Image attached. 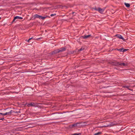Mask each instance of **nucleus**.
<instances>
[{
	"label": "nucleus",
	"instance_id": "nucleus-1",
	"mask_svg": "<svg viewBox=\"0 0 135 135\" xmlns=\"http://www.w3.org/2000/svg\"><path fill=\"white\" fill-rule=\"evenodd\" d=\"M34 17L35 18H38L40 19H41L42 20H44L45 18H46L47 17V16H46L44 17L40 15H39L37 14H35L34 15Z\"/></svg>",
	"mask_w": 135,
	"mask_h": 135
},
{
	"label": "nucleus",
	"instance_id": "nucleus-2",
	"mask_svg": "<svg viewBox=\"0 0 135 135\" xmlns=\"http://www.w3.org/2000/svg\"><path fill=\"white\" fill-rule=\"evenodd\" d=\"M27 105L28 107H36L37 106V104L36 103L31 102L30 103L27 104Z\"/></svg>",
	"mask_w": 135,
	"mask_h": 135
},
{
	"label": "nucleus",
	"instance_id": "nucleus-3",
	"mask_svg": "<svg viewBox=\"0 0 135 135\" xmlns=\"http://www.w3.org/2000/svg\"><path fill=\"white\" fill-rule=\"evenodd\" d=\"M95 10L98 11L101 13H103L104 11V9H103L99 7L98 8H95Z\"/></svg>",
	"mask_w": 135,
	"mask_h": 135
},
{
	"label": "nucleus",
	"instance_id": "nucleus-4",
	"mask_svg": "<svg viewBox=\"0 0 135 135\" xmlns=\"http://www.w3.org/2000/svg\"><path fill=\"white\" fill-rule=\"evenodd\" d=\"M66 49V47H64L63 48H60V49H58L59 53L65 51Z\"/></svg>",
	"mask_w": 135,
	"mask_h": 135
},
{
	"label": "nucleus",
	"instance_id": "nucleus-5",
	"mask_svg": "<svg viewBox=\"0 0 135 135\" xmlns=\"http://www.w3.org/2000/svg\"><path fill=\"white\" fill-rule=\"evenodd\" d=\"M14 112V111L11 110L9 112H7L5 113H4V115H10L12 114V113Z\"/></svg>",
	"mask_w": 135,
	"mask_h": 135
},
{
	"label": "nucleus",
	"instance_id": "nucleus-6",
	"mask_svg": "<svg viewBox=\"0 0 135 135\" xmlns=\"http://www.w3.org/2000/svg\"><path fill=\"white\" fill-rule=\"evenodd\" d=\"M112 64L113 65H114L115 66H119V62H118L115 61L113 62H112Z\"/></svg>",
	"mask_w": 135,
	"mask_h": 135
},
{
	"label": "nucleus",
	"instance_id": "nucleus-7",
	"mask_svg": "<svg viewBox=\"0 0 135 135\" xmlns=\"http://www.w3.org/2000/svg\"><path fill=\"white\" fill-rule=\"evenodd\" d=\"M23 17H20L18 16H15L14 18L12 21V22H14L15 20L16 19H18L20 20H22L23 19Z\"/></svg>",
	"mask_w": 135,
	"mask_h": 135
},
{
	"label": "nucleus",
	"instance_id": "nucleus-8",
	"mask_svg": "<svg viewBox=\"0 0 135 135\" xmlns=\"http://www.w3.org/2000/svg\"><path fill=\"white\" fill-rule=\"evenodd\" d=\"M91 36L90 35H84L83 36H82L81 37L84 39H87L88 38H89Z\"/></svg>",
	"mask_w": 135,
	"mask_h": 135
},
{
	"label": "nucleus",
	"instance_id": "nucleus-9",
	"mask_svg": "<svg viewBox=\"0 0 135 135\" xmlns=\"http://www.w3.org/2000/svg\"><path fill=\"white\" fill-rule=\"evenodd\" d=\"M59 53V51L58 49L56 50H55L54 51H52L51 52V54L52 55H53L54 54H56L57 53Z\"/></svg>",
	"mask_w": 135,
	"mask_h": 135
},
{
	"label": "nucleus",
	"instance_id": "nucleus-10",
	"mask_svg": "<svg viewBox=\"0 0 135 135\" xmlns=\"http://www.w3.org/2000/svg\"><path fill=\"white\" fill-rule=\"evenodd\" d=\"M119 65L121 66H127V64H125L124 63H120L119 62Z\"/></svg>",
	"mask_w": 135,
	"mask_h": 135
},
{
	"label": "nucleus",
	"instance_id": "nucleus-11",
	"mask_svg": "<svg viewBox=\"0 0 135 135\" xmlns=\"http://www.w3.org/2000/svg\"><path fill=\"white\" fill-rule=\"evenodd\" d=\"M116 36H117V37L120 39H121L123 40L124 39V38L122 36L120 35H117Z\"/></svg>",
	"mask_w": 135,
	"mask_h": 135
},
{
	"label": "nucleus",
	"instance_id": "nucleus-12",
	"mask_svg": "<svg viewBox=\"0 0 135 135\" xmlns=\"http://www.w3.org/2000/svg\"><path fill=\"white\" fill-rule=\"evenodd\" d=\"M129 86L128 85H125L123 86V87L124 88H127L129 90H131L129 88Z\"/></svg>",
	"mask_w": 135,
	"mask_h": 135
},
{
	"label": "nucleus",
	"instance_id": "nucleus-13",
	"mask_svg": "<svg viewBox=\"0 0 135 135\" xmlns=\"http://www.w3.org/2000/svg\"><path fill=\"white\" fill-rule=\"evenodd\" d=\"M124 4L127 7H129L130 6V4L129 3H124Z\"/></svg>",
	"mask_w": 135,
	"mask_h": 135
},
{
	"label": "nucleus",
	"instance_id": "nucleus-14",
	"mask_svg": "<svg viewBox=\"0 0 135 135\" xmlns=\"http://www.w3.org/2000/svg\"><path fill=\"white\" fill-rule=\"evenodd\" d=\"M123 48H121L120 49H117V50L119 51H120V52H121V51L123 52Z\"/></svg>",
	"mask_w": 135,
	"mask_h": 135
},
{
	"label": "nucleus",
	"instance_id": "nucleus-15",
	"mask_svg": "<svg viewBox=\"0 0 135 135\" xmlns=\"http://www.w3.org/2000/svg\"><path fill=\"white\" fill-rule=\"evenodd\" d=\"M81 135V133H75L73 134H72V135Z\"/></svg>",
	"mask_w": 135,
	"mask_h": 135
},
{
	"label": "nucleus",
	"instance_id": "nucleus-16",
	"mask_svg": "<svg viewBox=\"0 0 135 135\" xmlns=\"http://www.w3.org/2000/svg\"><path fill=\"white\" fill-rule=\"evenodd\" d=\"M101 133H102L101 132H99L95 134L94 135H99V134H101Z\"/></svg>",
	"mask_w": 135,
	"mask_h": 135
},
{
	"label": "nucleus",
	"instance_id": "nucleus-17",
	"mask_svg": "<svg viewBox=\"0 0 135 135\" xmlns=\"http://www.w3.org/2000/svg\"><path fill=\"white\" fill-rule=\"evenodd\" d=\"M84 48H83V47H82L81 48H80L79 50V51H83V50H84Z\"/></svg>",
	"mask_w": 135,
	"mask_h": 135
},
{
	"label": "nucleus",
	"instance_id": "nucleus-18",
	"mask_svg": "<svg viewBox=\"0 0 135 135\" xmlns=\"http://www.w3.org/2000/svg\"><path fill=\"white\" fill-rule=\"evenodd\" d=\"M77 123L74 124L72 125V127H75V126H77Z\"/></svg>",
	"mask_w": 135,
	"mask_h": 135
},
{
	"label": "nucleus",
	"instance_id": "nucleus-19",
	"mask_svg": "<svg viewBox=\"0 0 135 135\" xmlns=\"http://www.w3.org/2000/svg\"><path fill=\"white\" fill-rule=\"evenodd\" d=\"M56 15V14H51V15H50V16H51V17H52V16H55V15Z\"/></svg>",
	"mask_w": 135,
	"mask_h": 135
},
{
	"label": "nucleus",
	"instance_id": "nucleus-20",
	"mask_svg": "<svg viewBox=\"0 0 135 135\" xmlns=\"http://www.w3.org/2000/svg\"><path fill=\"white\" fill-rule=\"evenodd\" d=\"M127 49H124L123 48V52H125V51H127Z\"/></svg>",
	"mask_w": 135,
	"mask_h": 135
},
{
	"label": "nucleus",
	"instance_id": "nucleus-21",
	"mask_svg": "<svg viewBox=\"0 0 135 135\" xmlns=\"http://www.w3.org/2000/svg\"><path fill=\"white\" fill-rule=\"evenodd\" d=\"M4 119V118L3 117L2 118H0V120H3Z\"/></svg>",
	"mask_w": 135,
	"mask_h": 135
},
{
	"label": "nucleus",
	"instance_id": "nucleus-22",
	"mask_svg": "<svg viewBox=\"0 0 135 135\" xmlns=\"http://www.w3.org/2000/svg\"><path fill=\"white\" fill-rule=\"evenodd\" d=\"M4 113H0V115H4Z\"/></svg>",
	"mask_w": 135,
	"mask_h": 135
},
{
	"label": "nucleus",
	"instance_id": "nucleus-23",
	"mask_svg": "<svg viewBox=\"0 0 135 135\" xmlns=\"http://www.w3.org/2000/svg\"><path fill=\"white\" fill-rule=\"evenodd\" d=\"M33 38H34L33 37H31V38H30V40H31V39H33Z\"/></svg>",
	"mask_w": 135,
	"mask_h": 135
},
{
	"label": "nucleus",
	"instance_id": "nucleus-24",
	"mask_svg": "<svg viewBox=\"0 0 135 135\" xmlns=\"http://www.w3.org/2000/svg\"><path fill=\"white\" fill-rule=\"evenodd\" d=\"M30 40V38L29 39V40H28L27 41L28 42H29V41Z\"/></svg>",
	"mask_w": 135,
	"mask_h": 135
},
{
	"label": "nucleus",
	"instance_id": "nucleus-25",
	"mask_svg": "<svg viewBox=\"0 0 135 135\" xmlns=\"http://www.w3.org/2000/svg\"><path fill=\"white\" fill-rule=\"evenodd\" d=\"M41 39V38H38V39Z\"/></svg>",
	"mask_w": 135,
	"mask_h": 135
},
{
	"label": "nucleus",
	"instance_id": "nucleus-26",
	"mask_svg": "<svg viewBox=\"0 0 135 135\" xmlns=\"http://www.w3.org/2000/svg\"><path fill=\"white\" fill-rule=\"evenodd\" d=\"M74 13H74V12H73V13H72V14H74Z\"/></svg>",
	"mask_w": 135,
	"mask_h": 135
},
{
	"label": "nucleus",
	"instance_id": "nucleus-27",
	"mask_svg": "<svg viewBox=\"0 0 135 135\" xmlns=\"http://www.w3.org/2000/svg\"><path fill=\"white\" fill-rule=\"evenodd\" d=\"M1 17H0V20L1 19Z\"/></svg>",
	"mask_w": 135,
	"mask_h": 135
}]
</instances>
